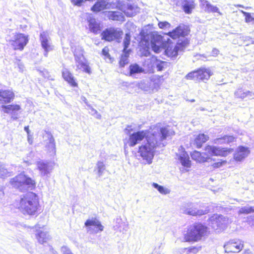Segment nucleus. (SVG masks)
<instances>
[{
    "instance_id": "49",
    "label": "nucleus",
    "mask_w": 254,
    "mask_h": 254,
    "mask_svg": "<svg viewBox=\"0 0 254 254\" xmlns=\"http://www.w3.org/2000/svg\"><path fill=\"white\" fill-rule=\"evenodd\" d=\"M194 101H195L194 99H191V100H190V102H193Z\"/></svg>"
},
{
    "instance_id": "6",
    "label": "nucleus",
    "mask_w": 254,
    "mask_h": 254,
    "mask_svg": "<svg viewBox=\"0 0 254 254\" xmlns=\"http://www.w3.org/2000/svg\"><path fill=\"white\" fill-rule=\"evenodd\" d=\"M10 184L13 187L20 191H22L25 186L32 189H35L36 187L35 180L25 175L24 173H20L12 178L10 181Z\"/></svg>"
},
{
    "instance_id": "23",
    "label": "nucleus",
    "mask_w": 254,
    "mask_h": 254,
    "mask_svg": "<svg viewBox=\"0 0 254 254\" xmlns=\"http://www.w3.org/2000/svg\"><path fill=\"white\" fill-rule=\"evenodd\" d=\"M85 225L87 227H90L92 226H95L97 229L96 232L102 231L104 229V227L102 225L100 222L96 218L87 220L85 222Z\"/></svg>"
},
{
    "instance_id": "37",
    "label": "nucleus",
    "mask_w": 254,
    "mask_h": 254,
    "mask_svg": "<svg viewBox=\"0 0 254 254\" xmlns=\"http://www.w3.org/2000/svg\"><path fill=\"white\" fill-rule=\"evenodd\" d=\"M226 163H227V161L226 160H221L217 162L213 163L211 166L212 167L213 169H217V168H220L221 167H222L224 164H226Z\"/></svg>"
},
{
    "instance_id": "39",
    "label": "nucleus",
    "mask_w": 254,
    "mask_h": 254,
    "mask_svg": "<svg viewBox=\"0 0 254 254\" xmlns=\"http://www.w3.org/2000/svg\"><path fill=\"white\" fill-rule=\"evenodd\" d=\"M71 1L73 5L80 6L84 2V0H71Z\"/></svg>"
},
{
    "instance_id": "17",
    "label": "nucleus",
    "mask_w": 254,
    "mask_h": 254,
    "mask_svg": "<svg viewBox=\"0 0 254 254\" xmlns=\"http://www.w3.org/2000/svg\"><path fill=\"white\" fill-rule=\"evenodd\" d=\"M189 32V30L183 29L180 26H178L172 31H170L165 34L175 39L181 36L185 37L187 36Z\"/></svg>"
},
{
    "instance_id": "30",
    "label": "nucleus",
    "mask_w": 254,
    "mask_h": 254,
    "mask_svg": "<svg viewBox=\"0 0 254 254\" xmlns=\"http://www.w3.org/2000/svg\"><path fill=\"white\" fill-rule=\"evenodd\" d=\"M129 53H124V55L121 56L120 60L119 61V65L121 67H123L128 64V58Z\"/></svg>"
},
{
    "instance_id": "10",
    "label": "nucleus",
    "mask_w": 254,
    "mask_h": 254,
    "mask_svg": "<svg viewBox=\"0 0 254 254\" xmlns=\"http://www.w3.org/2000/svg\"><path fill=\"white\" fill-rule=\"evenodd\" d=\"M14 50L22 51L28 42V36L22 33H16L13 40L10 41Z\"/></svg>"
},
{
    "instance_id": "14",
    "label": "nucleus",
    "mask_w": 254,
    "mask_h": 254,
    "mask_svg": "<svg viewBox=\"0 0 254 254\" xmlns=\"http://www.w3.org/2000/svg\"><path fill=\"white\" fill-rule=\"evenodd\" d=\"M74 56L75 61L76 63V67L78 69H81L83 72L91 74L92 73V69L89 65V63L86 61L82 62L80 60V57L74 52Z\"/></svg>"
},
{
    "instance_id": "1",
    "label": "nucleus",
    "mask_w": 254,
    "mask_h": 254,
    "mask_svg": "<svg viewBox=\"0 0 254 254\" xmlns=\"http://www.w3.org/2000/svg\"><path fill=\"white\" fill-rule=\"evenodd\" d=\"M147 130H139L131 133L128 138V143L130 147L134 146L145 138L146 142L140 145L138 152L140 156L148 164H150L154 155V150L159 145L156 135L154 133L147 134Z\"/></svg>"
},
{
    "instance_id": "29",
    "label": "nucleus",
    "mask_w": 254,
    "mask_h": 254,
    "mask_svg": "<svg viewBox=\"0 0 254 254\" xmlns=\"http://www.w3.org/2000/svg\"><path fill=\"white\" fill-rule=\"evenodd\" d=\"M38 169L44 174H46L49 172V166L47 163L43 162H39L37 163Z\"/></svg>"
},
{
    "instance_id": "18",
    "label": "nucleus",
    "mask_w": 254,
    "mask_h": 254,
    "mask_svg": "<svg viewBox=\"0 0 254 254\" xmlns=\"http://www.w3.org/2000/svg\"><path fill=\"white\" fill-rule=\"evenodd\" d=\"M209 139L208 135L204 133H199L194 138L193 142L197 148L202 147L203 144Z\"/></svg>"
},
{
    "instance_id": "38",
    "label": "nucleus",
    "mask_w": 254,
    "mask_h": 254,
    "mask_svg": "<svg viewBox=\"0 0 254 254\" xmlns=\"http://www.w3.org/2000/svg\"><path fill=\"white\" fill-rule=\"evenodd\" d=\"M158 25L160 29H164L167 27L169 28L171 26V24L167 21L159 22Z\"/></svg>"
},
{
    "instance_id": "42",
    "label": "nucleus",
    "mask_w": 254,
    "mask_h": 254,
    "mask_svg": "<svg viewBox=\"0 0 254 254\" xmlns=\"http://www.w3.org/2000/svg\"><path fill=\"white\" fill-rule=\"evenodd\" d=\"M219 54V51L216 48H213L211 52V56L217 57Z\"/></svg>"
},
{
    "instance_id": "9",
    "label": "nucleus",
    "mask_w": 254,
    "mask_h": 254,
    "mask_svg": "<svg viewBox=\"0 0 254 254\" xmlns=\"http://www.w3.org/2000/svg\"><path fill=\"white\" fill-rule=\"evenodd\" d=\"M244 242L239 239H233L226 242L224 245V252L226 253H238L244 248Z\"/></svg>"
},
{
    "instance_id": "26",
    "label": "nucleus",
    "mask_w": 254,
    "mask_h": 254,
    "mask_svg": "<svg viewBox=\"0 0 254 254\" xmlns=\"http://www.w3.org/2000/svg\"><path fill=\"white\" fill-rule=\"evenodd\" d=\"M202 249L201 246H190L184 249L186 254H197Z\"/></svg>"
},
{
    "instance_id": "35",
    "label": "nucleus",
    "mask_w": 254,
    "mask_h": 254,
    "mask_svg": "<svg viewBox=\"0 0 254 254\" xmlns=\"http://www.w3.org/2000/svg\"><path fill=\"white\" fill-rule=\"evenodd\" d=\"M102 54L104 56V58L108 59L110 61H112L113 59L109 54V49L107 46L105 47L102 50Z\"/></svg>"
},
{
    "instance_id": "28",
    "label": "nucleus",
    "mask_w": 254,
    "mask_h": 254,
    "mask_svg": "<svg viewBox=\"0 0 254 254\" xmlns=\"http://www.w3.org/2000/svg\"><path fill=\"white\" fill-rule=\"evenodd\" d=\"M130 42V35L129 33H126L123 42L124 49L123 53L128 54L130 50H128L127 48Z\"/></svg>"
},
{
    "instance_id": "47",
    "label": "nucleus",
    "mask_w": 254,
    "mask_h": 254,
    "mask_svg": "<svg viewBox=\"0 0 254 254\" xmlns=\"http://www.w3.org/2000/svg\"><path fill=\"white\" fill-rule=\"evenodd\" d=\"M152 186L156 189H157V190H158V188L161 186H159L158 184H157V183H153L152 184Z\"/></svg>"
},
{
    "instance_id": "31",
    "label": "nucleus",
    "mask_w": 254,
    "mask_h": 254,
    "mask_svg": "<svg viewBox=\"0 0 254 254\" xmlns=\"http://www.w3.org/2000/svg\"><path fill=\"white\" fill-rule=\"evenodd\" d=\"M254 212V207H243L238 211L239 214H248Z\"/></svg>"
},
{
    "instance_id": "33",
    "label": "nucleus",
    "mask_w": 254,
    "mask_h": 254,
    "mask_svg": "<svg viewBox=\"0 0 254 254\" xmlns=\"http://www.w3.org/2000/svg\"><path fill=\"white\" fill-rule=\"evenodd\" d=\"M36 237L39 243L41 244H43L46 242V235L43 232H39L36 234Z\"/></svg>"
},
{
    "instance_id": "44",
    "label": "nucleus",
    "mask_w": 254,
    "mask_h": 254,
    "mask_svg": "<svg viewBox=\"0 0 254 254\" xmlns=\"http://www.w3.org/2000/svg\"><path fill=\"white\" fill-rule=\"evenodd\" d=\"M65 250L64 252V254H72L71 251L68 249L65 248Z\"/></svg>"
},
{
    "instance_id": "2",
    "label": "nucleus",
    "mask_w": 254,
    "mask_h": 254,
    "mask_svg": "<svg viewBox=\"0 0 254 254\" xmlns=\"http://www.w3.org/2000/svg\"><path fill=\"white\" fill-rule=\"evenodd\" d=\"M18 209L24 215H38L41 211L38 195L34 192L28 191L21 195Z\"/></svg>"
},
{
    "instance_id": "24",
    "label": "nucleus",
    "mask_w": 254,
    "mask_h": 254,
    "mask_svg": "<svg viewBox=\"0 0 254 254\" xmlns=\"http://www.w3.org/2000/svg\"><path fill=\"white\" fill-rule=\"evenodd\" d=\"M41 45L43 48L46 52H48L51 49L50 45L49 44L48 40L46 33L43 32L40 35Z\"/></svg>"
},
{
    "instance_id": "50",
    "label": "nucleus",
    "mask_w": 254,
    "mask_h": 254,
    "mask_svg": "<svg viewBox=\"0 0 254 254\" xmlns=\"http://www.w3.org/2000/svg\"><path fill=\"white\" fill-rule=\"evenodd\" d=\"M81 56L84 59L83 55L82 54H81Z\"/></svg>"
},
{
    "instance_id": "51",
    "label": "nucleus",
    "mask_w": 254,
    "mask_h": 254,
    "mask_svg": "<svg viewBox=\"0 0 254 254\" xmlns=\"http://www.w3.org/2000/svg\"><path fill=\"white\" fill-rule=\"evenodd\" d=\"M81 52L83 53L84 52V50L83 49H81Z\"/></svg>"
},
{
    "instance_id": "40",
    "label": "nucleus",
    "mask_w": 254,
    "mask_h": 254,
    "mask_svg": "<svg viewBox=\"0 0 254 254\" xmlns=\"http://www.w3.org/2000/svg\"><path fill=\"white\" fill-rule=\"evenodd\" d=\"M97 166L99 172H102V171L105 169V165L102 162H98Z\"/></svg>"
},
{
    "instance_id": "32",
    "label": "nucleus",
    "mask_w": 254,
    "mask_h": 254,
    "mask_svg": "<svg viewBox=\"0 0 254 254\" xmlns=\"http://www.w3.org/2000/svg\"><path fill=\"white\" fill-rule=\"evenodd\" d=\"M89 27L90 31L95 33H97L100 30L99 24L95 21H90L89 24Z\"/></svg>"
},
{
    "instance_id": "43",
    "label": "nucleus",
    "mask_w": 254,
    "mask_h": 254,
    "mask_svg": "<svg viewBox=\"0 0 254 254\" xmlns=\"http://www.w3.org/2000/svg\"><path fill=\"white\" fill-rule=\"evenodd\" d=\"M158 190L161 193L163 194H166L167 192V190H166L163 187L160 186Z\"/></svg>"
},
{
    "instance_id": "16",
    "label": "nucleus",
    "mask_w": 254,
    "mask_h": 254,
    "mask_svg": "<svg viewBox=\"0 0 254 254\" xmlns=\"http://www.w3.org/2000/svg\"><path fill=\"white\" fill-rule=\"evenodd\" d=\"M162 36L160 35L153 34L151 38V48L155 53L161 52V47L160 46L162 41Z\"/></svg>"
},
{
    "instance_id": "11",
    "label": "nucleus",
    "mask_w": 254,
    "mask_h": 254,
    "mask_svg": "<svg viewBox=\"0 0 254 254\" xmlns=\"http://www.w3.org/2000/svg\"><path fill=\"white\" fill-rule=\"evenodd\" d=\"M163 47L165 49V54L168 57L173 58L178 55L179 48L174 46L170 39L163 44Z\"/></svg>"
},
{
    "instance_id": "34",
    "label": "nucleus",
    "mask_w": 254,
    "mask_h": 254,
    "mask_svg": "<svg viewBox=\"0 0 254 254\" xmlns=\"http://www.w3.org/2000/svg\"><path fill=\"white\" fill-rule=\"evenodd\" d=\"M235 139L236 138L233 135H225L220 138H217V140L222 139L225 140L227 143H229L234 142Z\"/></svg>"
},
{
    "instance_id": "12",
    "label": "nucleus",
    "mask_w": 254,
    "mask_h": 254,
    "mask_svg": "<svg viewBox=\"0 0 254 254\" xmlns=\"http://www.w3.org/2000/svg\"><path fill=\"white\" fill-rule=\"evenodd\" d=\"M119 10L109 11L108 13V18L110 20L113 21H124V15L131 16V15L127 13L125 10L122 8H118Z\"/></svg>"
},
{
    "instance_id": "15",
    "label": "nucleus",
    "mask_w": 254,
    "mask_h": 254,
    "mask_svg": "<svg viewBox=\"0 0 254 254\" xmlns=\"http://www.w3.org/2000/svg\"><path fill=\"white\" fill-rule=\"evenodd\" d=\"M63 79L71 87H77L78 83L72 73L67 69H64L62 72Z\"/></svg>"
},
{
    "instance_id": "45",
    "label": "nucleus",
    "mask_w": 254,
    "mask_h": 254,
    "mask_svg": "<svg viewBox=\"0 0 254 254\" xmlns=\"http://www.w3.org/2000/svg\"><path fill=\"white\" fill-rule=\"evenodd\" d=\"M24 130L26 131V132L27 133V134H29L30 130H29V127L28 126H25L24 127Z\"/></svg>"
},
{
    "instance_id": "48",
    "label": "nucleus",
    "mask_w": 254,
    "mask_h": 254,
    "mask_svg": "<svg viewBox=\"0 0 254 254\" xmlns=\"http://www.w3.org/2000/svg\"><path fill=\"white\" fill-rule=\"evenodd\" d=\"M11 119H12L13 120H16L18 119L17 117L11 116Z\"/></svg>"
},
{
    "instance_id": "20",
    "label": "nucleus",
    "mask_w": 254,
    "mask_h": 254,
    "mask_svg": "<svg viewBox=\"0 0 254 254\" xmlns=\"http://www.w3.org/2000/svg\"><path fill=\"white\" fill-rule=\"evenodd\" d=\"M170 136L169 130L166 127H162L159 129V139L157 140L158 142L159 146L162 145L163 147L165 146V144L162 143V141L166 139L167 138Z\"/></svg>"
},
{
    "instance_id": "3",
    "label": "nucleus",
    "mask_w": 254,
    "mask_h": 254,
    "mask_svg": "<svg viewBox=\"0 0 254 254\" xmlns=\"http://www.w3.org/2000/svg\"><path fill=\"white\" fill-rule=\"evenodd\" d=\"M204 153L196 150L192 151L190 153L192 159L199 163L208 162L213 160L211 156L225 157L233 151V149L207 145L204 147Z\"/></svg>"
},
{
    "instance_id": "27",
    "label": "nucleus",
    "mask_w": 254,
    "mask_h": 254,
    "mask_svg": "<svg viewBox=\"0 0 254 254\" xmlns=\"http://www.w3.org/2000/svg\"><path fill=\"white\" fill-rule=\"evenodd\" d=\"M129 74L132 75L135 73H141L144 72V69L137 64H131L129 65Z\"/></svg>"
},
{
    "instance_id": "36",
    "label": "nucleus",
    "mask_w": 254,
    "mask_h": 254,
    "mask_svg": "<svg viewBox=\"0 0 254 254\" xmlns=\"http://www.w3.org/2000/svg\"><path fill=\"white\" fill-rule=\"evenodd\" d=\"M242 12L245 16V21L247 23L254 21V17H253L251 14L249 12H247L244 11H242Z\"/></svg>"
},
{
    "instance_id": "8",
    "label": "nucleus",
    "mask_w": 254,
    "mask_h": 254,
    "mask_svg": "<svg viewBox=\"0 0 254 254\" xmlns=\"http://www.w3.org/2000/svg\"><path fill=\"white\" fill-rule=\"evenodd\" d=\"M123 35V31L121 29L114 27L106 28L101 33V39L108 42H112L114 40L120 41Z\"/></svg>"
},
{
    "instance_id": "13",
    "label": "nucleus",
    "mask_w": 254,
    "mask_h": 254,
    "mask_svg": "<svg viewBox=\"0 0 254 254\" xmlns=\"http://www.w3.org/2000/svg\"><path fill=\"white\" fill-rule=\"evenodd\" d=\"M250 153V150L247 147L239 146L233 155L234 159L237 162H241L246 158Z\"/></svg>"
},
{
    "instance_id": "22",
    "label": "nucleus",
    "mask_w": 254,
    "mask_h": 254,
    "mask_svg": "<svg viewBox=\"0 0 254 254\" xmlns=\"http://www.w3.org/2000/svg\"><path fill=\"white\" fill-rule=\"evenodd\" d=\"M108 3L105 1L101 0L96 1L91 7V10L94 12H98L105 9L108 8Z\"/></svg>"
},
{
    "instance_id": "4",
    "label": "nucleus",
    "mask_w": 254,
    "mask_h": 254,
    "mask_svg": "<svg viewBox=\"0 0 254 254\" xmlns=\"http://www.w3.org/2000/svg\"><path fill=\"white\" fill-rule=\"evenodd\" d=\"M208 228L201 222H195L187 228L183 234L184 242L194 243L209 234Z\"/></svg>"
},
{
    "instance_id": "19",
    "label": "nucleus",
    "mask_w": 254,
    "mask_h": 254,
    "mask_svg": "<svg viewBox=\"0 0 254 254\" xmlns=\"http://www.w3.org/2000/svg\"><path fill=\"white\" fill-rule=\"evenodd\" d=\"M196 3L195 0H184L182 5V9L186 14H191L196 7Z\"/></svg>"
},
{
    "instance_id": "25",
    "label": "nucleus",
    "mask_w": 254,
    "mask_h": 254,
    "mask_svg": "<svg viewBox=\"0 0 254 254\" xmlns=\"http://www.w3.org/2000/svg\"><path fill=\"white\" fill-rule=\"evenodd\" d=\"M182 166L186 168H190L191 166V161L190 157L186 152H185L183 155L179 158Z\"/></svg>"
},
{
    "instance_id": "41",
    "label": "nucleus",
    "mask_w": 254,
    "mask_h": 254,
    "mask_svg": "<svg viewBox=\"0 0 254 254\" xmlns=\"http://www.w3.org/2000/svg\"><path fill=\"white\" fill-rule=\"evenodd\" d=\"M48 134L50 136L49 143L51 145V146L52 147H55V139H54L53 136L50 133H48Z\"/></svg>"
},
{
    "instance_id": "46",
    "label": "nucleus",
    "mask_w": 254,
    "mask_h": 254,
    "mask_svg": "<svg viewBox=\"0 0 254 254\" xmlns=\"http://www.w3.org/2000/svg\"><path fill=\"white\" fill-rule=\"evenodd\" d=\"M157 68L158 71H161L163 69V66L161 64H158Z\"/></svg>"
},
{
    "instance_id": "21",
    "label": "nucleus",
    "mask_w": 254,
    "mask_h": 254,
    "mask_svg": "<svg viewBox=\"0 0 254 254\" xmlns=\"http://www.w3.org/2000/svg\"><path fill=\"white\" fill-rule=\"evenodd\" d=\"M201 1L202 2L201 7L204 9L206 12L215 13L219 12L218 8L216 6L212 5L208 0H201Z\"/></svg>"
},
{
    "instance_id": "5",
    "label": "nucleus",
    "mask_w": 254,
    "mask_h": 254,
    "mask_svg": "<svg viewBox=\"0 0 254 254\" xmlns=\"http://www.w3.org/2000/svg\"><path fill=\"white\" fill-rule=\"evenodd\" d=\"M15 97V93L12 89H0V109L3 113L13 115L21 109V106L19 105L14 104H8L13 101Z\"/></svg>"
},
{
    "instance_id": "7",
    "label": "nucleus",
    "mask_w": 254,
    "mask_h": 254,
    "mask_svg": "<svg viewBox=\"0 0 254 254\" xmlns=\"http://www.w3.org/2000/svg\"><path fill=\"white\" fill-rule=\"evenodd\" d=\"M212 74L213 73L209 68L200 67L188 73L185 78L187 80L205 82Z\"/></svg>"
}]
</instances>
